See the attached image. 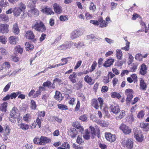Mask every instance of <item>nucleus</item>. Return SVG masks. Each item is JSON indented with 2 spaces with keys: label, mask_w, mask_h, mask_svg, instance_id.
<instances>
[{
  "label": "nucleus",
  "mask_w": 149,
  "mask_h": 149,
  "mask_svg": "<svg viewBox=\"0 0 149 149\" xmlns=\"http://www.w3.org/2000/svg\"><path fill=\"white\" fill-rule=\"evenodd\" d=\"M32 29L38 32H43L46 30V28L44 23L40 20L36 21L35 24H32Z\"/></svg>",
  "instance_id": "1"
},
{
  "label": "nucleus",
  "mask_w": 149,
  "mask_h": 149,
  "mask_svg": "<svg viewBox=\"0 0 149 149\" xmlns=\"http://www.w3.org/2000/svg\"><path fill=\"white\" fill-rule=\"evenodd\" d=\"M121 141L122 144L123 146L126 147L128 149H132L133 142L132 139L125 138H123Z\"/></svg>",
  "instance_id": "2"
},
{
  "label": "nucleus",
  "mask_w": 149,
  "mask_h": 149,
  "mask_svg": "<svg viewBox=\"0 0 149 149\" xmlns=\"http://www.w3.org/2000/svg\"><path fill=\"white\" fill-rule=\"evenodd\" d=\"M27 14L29 17H31L32 16L34 17H36L39 14V11L34 6L32 7L30 9L28 10Z\"/></svg>",
  "instance_id": "3"
},
{
  "label": "nucleus",
  "mask_w": 149,
  "mask_h": 149,
  "mask_svg": "<svg viewBox=\"0 0 149 149\" xmlns=\"http://www.w3.org/2000/svg\"><path fill=\"white\" fill-rule=\"evenodd\" d=\"M133 91L132 89H128L125 91V93L127 96L126 102L127 104H128L132 100L133 97Z\"/></svg>",
  "instance_id": "4"
},
{
  "label": "nucleus",
  "mask_w": 149,
  "mask_h": 149,
  "mask_svg": "<svg viewBox=\"0 0 149 149\" xmlns=\"http://www.w3.org/2000/svg\"><path fill=\"white\" fill-rule=\"evenodd\" d=\"M119 128L125 134H129L131 132V129L124 124H121Z\"/></svg>",
  "instance_id": "5"
},
{
  "label": "nucleus",
  "mask_w": 149,
  "mask_h": 149,
  "mask_svg": "<svg viewBox=\"0 0 149 149\" xmlns=\"http://www.w3.org/2000/svg\"><path fill=\"white\" fill-rule=\"evenodd\" d=\"M81 35L80 31L78 29L74 30L71 32L70 37L72 39H74Z\"/></svg>",
  "instance_id": "6"
},
{
  "label": "nucleus",
  "mask_w": 149,
  "mask_h": 149,
  "mask_svg": "<svg viewBox=\"0 0 149 149\" xmlns=\"http://www.w3.org/2000/svg\"><path fill=\"white\" fill-rule=\"evenodd\" d=\"M134 135V137L137 141L140 142L142 141L144 136L140 131L135 132Z\"/></svg>",
  "instance_id": "7"
},
{
  "label": "nucleus",
  "mask_w": 149,
  "mask_h": 149,
  "mask_svg": "<svg viewBox=\"0 0 149 149\" xmlns=\"http://www.w3.org/2000/svg\"><path fill=\"white\" fill-rule=\"evenodd\" d=\"M25 35L26 38L31 39L33 42H35L36 40V39L34 38V35L33 31H27Z\"/></svg>",
  "instance_id": "8"
},
{
  "label": "nucleus",
  "mask_w": 149,
  "mask_h": 149,
  "mask_svg": "<svg viewBox=\"0 0 149 149\" xmlns=\"http://www.w3.org/2000/svg\"><path fill=\"white\" fill-rule=\"evenodd\" d=\"M50 142L51 140L50 139L46 137L41 136L40 138L39 145H43L47 143H50Z\"/></svg>",
  "instance_id": "9"
},
{
  "label": "nucleus",
  "mask_w": 149,
  "mask_h": 149,
  "mask_svg": "<svg viewBox=\"0 0 149 149\" xmlns=\"http://www.w3.org/2000/svg\"><path fill=\"white\" fill-rule=\"evenodd\" d=\"M71 47V45L68 42H65L58 47L57 49L59 50H65L70 48Z\"/></svg>",
  "instance_id": "10"
},
{
  "label": "nucleus",
  "mask_w": 149,
  "mask_h": 149,
  "mask_svg": "<svg viewBox=\"0 0 149 149\" xmlns=\"http://www.w3.org/2000/svg\"><path fill=\"white\" fill-rule=\"evenodd\" d=\"M105 136L106 139L111 142L114 141L116 139L115 135L109 133L105 134Z\"/></svg>",
  "instance_id": "11"
},
{
  "label": "nucleus",
  "mask_w": 149,
  "mask_h": 149,
  "mask_svg": "<svg viewBox=\"0 0 149 149\" xmlns=\"http://www.w3.org/2000/svg\"><path fill=\"white\" fill-rule=\"evenodd\" d=\"M68 134L72 138H74L77 134V131L74 128H71L68 131Z\"/></svg>",
  "instance_id": "12"
},
{
  "label": "nucleus",
  "mask_w": 149,
  "mask_h": 149,
  "mask_svg": "<svg viewBox=\"0 0 149 149\" xmlns=\"http://www.w3.org/2000/svg\"><path fill=\"white\" fill-rule=\"evenodd\" d=\"M42 86L45 87H47L49 89L51 88L54 89L55 87V85L54 83L52 84L51 82L49 80H47L46 82H44Z\"/></svg>",
  "instance_id": "13"
},
{
  "label": "nucleus",
  "mask_w": 149,
  "mask_h": 149,
  "mask_svg": "<svg viewBox=\"0 0 149 149\" xmlns=\"http://www.w3.org/2000/svg\"><path fill=\"white\" fill-rule=\"evenodd\" d=\"M8 26L6 24H0V32L2 33H7L8 32Z\"/></svg>",
  "instance_id": "14"
},
{
  "label": "nucleus",
  "mask_w": 149,
  "mask_h": 149,
  "mask_svg": "<svg viewBox=\"0 0 149 149\" xmlns=\"http://www.w3.org/2000/svg\"><path fill=\"white\" fill-rule=\"evenodd\" d=\"M111 111L113 113L117 114L120 111V108L119 106L117 104L112 105L110 107Z\"/></svg>",
  "instance_id": "15"
},
{
  "label": "nucleus",
  "mask_w": 149,
  "mask_h": 149,
  "mask_svg": "<svg viewBox=\"0 0 149 149\" xmlns=\"http://www.w3.org/2000/svg\"><path fill=\"white\" fill-rule=\"evenodd\" d=\"M53 7L54 11L57 14H60L62 12V7L58 4L54 3L53 5Z\"/></svg>",
  "instance_id": "16"
},
{
  "label": "nucleus",
  "mask_w": 149,
  "mask_h": 149,
  "mask_svg": "<svg viewBox=\"0 0 149 149\" xmlns=\"http://www.w3.org/2000/svg\"><path fill=\"white\" fill-rule=\"evenodd\" d=\"M147 69L146 65L144 63H143L141 66L139 72L141 75H144L146 73Z\"/></svg>",
  "instance_id": "17"
},
{
  "label": "nucleus",
  "mask_w": 149,
  "mask_h": 149,
  "mask_svg": "<svg viewBox=\"0 0 149 149\" xmlns=\"http://www.w3.org/2000/svg\"><path fill=\"white\" fill-rule=\"evenodd\" d=\"M2 71V73L3 74L2 77H4L9 74L11 70L9 69L3 68L2 67L0 68V72Z\"/></svg>",
  "instance_id": "18"
},
{
  "label": "nucleus",
  "mask_w": 149,
  "mask_h": 149,
  "mask_svg": "<svg viewBox=\"0 0 149 149\" xmlns=\"http://www.w3.org/2000/svg\"><path fill=\"white\" fill-rule=\"evenodd\" d=\"M18 110L17 108L13 107L10 112V116L11 118H15L18 115Z\"/></svg>",
  "instance_id": "19"
},
{
  "label": "nucleus",
  "mask_w": 149,
  "mask_h": 149,
  "mask_svg": "<svg viewBox=\"0 0 149 149\" xmlns=\"http://www.w3.org/2000/svg\"><path fill=\"white\" fill-rule=\"evenodd\" d=\"M54 98L55 99L59 102L61 101L63 99V97L62 96V94L59 91H56Z\"/></svg>",
  "instance_id": "20"
},
{
  "label": "nucleus",
  "mask_w": 149,
  "mask_h": 149,
  "mask_svg": "<svg viewBox=\"0 0 149 149\" xmlns=\"http://www.w3.org/2000/svg\"><path fill=\"white\" fill-rule=\"evenodd\" d=\"M140 86L141 90L144 91L147 88L146 84L142 78L140 79Z\"/></svg>",
  "instance_id": "21"
},
{
  "label": "nucleus",
  "mask_w": 149,
  "mask_h": 149,
  "mask_svg": "<svg viewBox=\"0 0 149 149\" xmlns=\"http://www.w3.org/2000/svg\"><path fill=\"white\" fill-rule=\"evenodd\" d=\"M99 26L101 28L106 27L108 26L107 23L105 20H103L102 17L99 19Z\"/></svg>",
  "instance_id": "22"
},
{
  "label": "nucleus",
  "mask_w": 149,
  "mask_h": 149,
  "mask_svg": "<svg viewBox=\"0 0 149 149\" xmlns=\"http://www.w3.org/2000/svg\"><path fill=\"white\" fill-rule=\"evenodd\" d=\"M90 129L91 130V133L92 135H97V136L99 137V130L98 129H95L92 126H90Z\"/></svg>",
  "instance_id": "23"
},
{
  "label": "nucleus",
  "mask_w": 149,
  "mask_h": 149,
  "mask_svg": "<svg viewBox=\"0 0 149 149\" xmlns=\"http://www.w3.org/2000/svg\"><path fill=\"white\" fill-rule=\"evenodd\" d=\"M18 125L20 129H21L23 130H26L29 129V126L28 125L22 123H20L19 122H18Z\"/></svg>",
  "instance_id": "24"
},
{
  "label": "nucleus",
  "mask_w": 149,
  "mask_h": 149,
  "mask_svg": "<svg viewBox=\"0 0 149 149\" xmlns=\"http://www.w3.org/2000/svg\"><path fill=\"white\" fill-rule=\"evenodd\" d=\"M23 48L19 45L16 46L14 48V54L16 55L18 53L21 54L23 52Z\"/></svg>",
  "instance_id": "25"
},
{
  "label": "nucleus",
  "mask_w": 149,
  "mask_h": 149,
  "mask_svg": "<svg viewBox=\"0 0 149 149\" xmlns=\"http://www.w3.org/2000/svg\"><path fill=\"white\" fill-rule=\"evenodd\" d=\"M8 103L5 102L1 104L0 106V110L2 112H6L7 111Z\"/></svg>",
  "instance_id": "26"
},
{
  "label": "nucleus",
  "mask_w": 149,
  "mask_h": 149,
  "mask_svg": "<svg viewBox=\"0 0 149 149\" xmlns=\"http://www.w3.org/2000/svg\"><path fill=\"white\" fill-rule=\"evenodd\" d=\"M42 11L47 15H51L54 14V12L51 8L47 7L42 9Z\"/></svg>",
  "instance_id": "27"
},
{
  "label": "nucleus",
  "mask_w": 149,
  "mask_h": 149,
  "mask_svg": "<svg viewBox=\"0 0 149 149\" xmlns=\"http://www.w3.org/2000/svg\"><path fill=\"white\" fill-rule=\"evenodd\" d=\"M77 77V75L76 73L75 72H74L72 74L70 75L69 77V78L70 81L74 84L76 82V78Z\"/></svg>",
  "instance_id": "28"
},
{
  "label": "nucleus",
  "mask_w": 149,
  "mask_h": 149,
  "mask_svg": "<svg viewBox=\"0 0 149 149\" xmlns=\"http://www.w3.org/2000/svg\"><path fill=\"white\" fill-rule=\"evenodd\" d=\"M116 55L118 59L121 60L122 59L123 54L121 49H117L116 50Z\"/></svg>",
  "instance_id": "29"
},
{
  "label": "nucleus",
  "mask_w": 149,
  "mask_h": 149,
  "mask_svg": "<svg viewBox=\"0 0 149 149\" xmlns=\"http://www.w3.org/2000/svg\"><path fill=\"white\" fill-rule=\"evenodd\" d=\"M9 41L10 44H15L18 41V39L16 36H11L9 38Z\"/></svg>",
  "instance_id": "30"
},
{
  "label": "nucleus",
  "mask_w": 149,
  "mask_h": 149,
  "mask_svg": "<svg viewBox=\"0 0 149 149\" xmlns=\"http://www.w3.org/2000/svg\"><path fill=\"white\" fill-rule=\"evenodd\" d=\"M21 12H22L19 8L15 7L13 9V14L16 17L19 16Z\"/></svg>",
  "instance_id": "31"
},
{
  "label": "nucleus",
  "mask_w": 149,
  "mask_h": 149,
  "mask_svg": "<svg viewBox=\"0 0 149 149\" xmlns=\"http://www.w3.org/2000/svg\"><path fill=\"white\" fill-rule=\"evenodd\" d=\"M84 79L85 82L89 84L92 85L94 83L91 77L88 75H86L84 77Z\"/></svg>",
  "instance_id": "32"
},
{
  "label": "nucleus",
  "mask_w": 149,
  "mask_h": 149,
  "mask_svg": "<svg viewBox=\"0 0 149 149\" xmlns=\"http://www.w3.org/2000/svg\"><path fill=\"white\" fill-rule=\"evenodd\" d=\"M140 127L143 128L144 131H147L149 130V123H141L140 124Z\"/></svg>",
  "instance_id": "33"
},
{
  "label": "nucleus",
  "mask_w": 149,
  "mask_h": 149,
  "mask_svg": "<svg viewBox=\"0 0 149 149\" xmlns=\"http://www.w3.org/2000/svg\"><path fill=\"white\" fill-rule=\"evenodd\" d=\"M138 64L136 63L131 64L130 66V71L135 72L137 68Z\"/></svg>",
  "instance_id": "34"
},
{
  "label": "nucleus",
  "mask_w": 149,
  "mask_h": 149,
  "mask_svg": "<svg viewBox=\"0 0 149 149\" xmlns=\"http://www.w3.org/2000/svg\"><path fill=\"white\" fill-rule=\"evenodd\" d=\"M114 60L113 59H109L107 60L104 64V66L106 67H108L112 65L114 62Z\"/></svg>",
  "instance_id": "35"
},
{
  "label": "nucleus",
  "mask_w": 149,
  "mask_h": 149,
  "mask_svg": "<svg viewBox=\"0 0 149 149\" xmlns=\"http://www.w3.org/2000/svg\"><path fill=\"white\" fill-rule=\"evenodd\" d=\"M91 133L88 129L85 130L84 134L83 136L84 138L86 140L89 139L90 137Z\"/></svg>",
  "instance_id": "36"
},
{
  "label": "nucleus",
  "mask_w": 149,
  "mask_h": 149,
  "mask_svg": "<svg viewBox=\"0 0 149 149\" xmlns=\"http://www.w3.org/2000/svg\"><path fill=\"white\" fill-rule=\"evenodd\" d=\"M25 45L26 46V49L27 51H29L33 49L34 48L33 45L30 43L29 42H26Z\"/></svg>",
  "instance_id": "37"
},
{
  "label": "nucleus",
  "mask_w": 149,
  "mask_h": 149,
  "mask_svg": "<svg viewBox=\"0 0 149 149\" xmlns=\"http://www.w3.org/2000/svg\"><path fill=\"white\" fill-rule=\"evenodd\" d=\"M9 18L8 16L5 14L0 15V21H8Z\"/></svg>",
  "instance_id": "38"
},
{
  "label": "nucleus",
  "mask_w": 149,
  "mask_h": 149,
  "mask_svg": "<svg viewBox=\"0 0 149 149\" xmlns=\"http://www.w3.org/2000/svg\"><path fill=\"white\" fill-rule=\"evenodd\" d=\"M22 92L20 91H17L16 93L13 92L9 94L10 98L11 99L15 98L19 94L21 93Z\"/></svg>",
  "instance_id": "39"
},
{
  "label": "nucleus",
  "mask_w": 149,
  "mask_h": 149,
  "mask_svg": "<svg viewBox=\"0 0 149 149\" xmlns=\"http://www.w3.org/2000/svg\"><path fill=\"white\" fill-rule=\"evenodd\" d=\"M13 33L15 34H18L19 32V30L17 24L15 23L13 25Z\"/></svg>",
  "instance_id": "40"
},
{
  "label": "nucleus",
  "mask_w": 149,
  "mask_h": 149,
  "mask_svg": "<svg viewBox=\"0 0 149 149\" xmlns=\"http://www.w3.org/2000/svg\"><path fill=\"white\" fill-rule=\"evenodd\" d=\"M18 8H19L23 12V15H22L21 16L22 18L23 17L22 16H23L24 14V11L26 8V6L24 4L21 2L19 3V6Z\"/></svg>",
  "instance_id": "41"
},
{
  "label": "nucleus",
  "mask_w": 149,
  "mask_h": 149,
  "mask_svg": "<svg viewBox=\"0 0 149 149\" xmlns=\"http://www.w3.org/2000/svg\"><path fill=\"white\" fill-rule=\"evenodd\" d=\"M111 96L112 98H116L118 99H120L121 96L120 94L116 92H112L111 94Z\"/></svg>",
  "instance_id": "42"
},
{
  "label": "nucleus",
  "mask_w": 149,
  "mask_h": 149,
  "mask_svg": "<svg viewBox=\"0 0 149 149\" xmlns=\"http://www.w3.org/2000/svg\"><path fill=\"white\" fill-rule=\"evenodd\" d=\"M130 42H128L127 40H126L125 46L124 47H122L121 49L125 50L126 51H127L130 49Z\"/></svg>",
  "instance_id": "43"
},
{
  "label": "nucleus",
  "mask_w": 149,
  "mask_h": 149,
  "mask_svg": "<svg viewBox=\"0 0 149 149\" xmlns=\"http://www.w3.org/2000/svg\"><path fill=\"white\" fill-rule=\"evenodd\" d=\"M92 105L96 109L99 108V106L97 103V101L95 99H93L92 101Z\"/></svg>",
  "instance_id": "44"
},
{
  "label": "nucleus",
  "mask_w": 149,
  "mask_h": 149,
  "mask_svg": "<svg viewBox=\"0 0 149 149\" xmlns=\"http://www.w3.org/2000/svg\"><path fill=\"white\" fill-rule=\"evenodd\" d=\"M31 118V116L29 113L25 114L23 118V120L26 122H29Z\"/></svg>",
  "instance_id": "45"
},
{
  "label": "nucleus",
  "mask_w": 149,
  "mask_h": 149,
  "mask_svg": "<svg viewBox=\"0 0 149 149\" xmlns=\"http://www.w3.org/2000/svg\"><path fill=\"white\" fill-rule=\"evenodd\" d=\"M140 20L141 21H139V23L142 29H141V30H139V31L142 32L144 31V28H146V26L145 23L142 20V19Z\"/></svg>",
  "instance_id": "46"
},
{
  "label": "nucleus",
  "mask_w": 149,
  "mask_h": 149,
  "mask_svg": "<svg viewBox=\"0 0 149 149\" xmlns=\"http://www.w3.org/2000/svg\"><path fill=\"white\" fill-rule=\"evenodd\" d=\"M70 58L69 57H68L67 58H63L61 59V61L63 62L58 64L59 65V66L63 65L66 64L68 61V59Z\"/></svg>",
  "instance_id": "47"
},
{
  "label": "nucleus",
  "mask_w": 149,
  "mask_h": 149,
  "mask_svg": "<svg viewBox=\"0 0 149 149\" xmlns=\"http://www.w3.org/2000/svg\"><path fill=\"white\" fill-rule=\"evenodd\" d=\"M11 130L10 127L8 125L6 126L5 129L4 134L9 135L10 132Z\"/></svg>",
  "instance_id": "48"
},
{
  "label": "nucleus",
  "mask_w": 149,
  "mask_h": 149,
  "mask_svg": "<svg viewBox=\"0 0 149 149\" xmlns=\"http://www.w3.org/2000/svg\"><path fill=\"white\" fill-rule=\"evenodd\" d=\"M10 67V63L7 61H6L3 63L2 66L1 67H2L4 68L8 69H9Z\"/></svg>",
  "instance_id": "49"
},
{
  "label": "nucleus",
  "mask_w": 149,
  "mask_h": 149,
  "mask_svg": "<svg viewBox=\"0 0 149 149\" xmlns=\"http://www.w3.org/2000/svg\"><path fill=\"white\" fill-rule=\"evenodd\" d=\"M128 65L130 64L133 61L134 58L130 53H128Z\"/></svg>",
  "instance_id": "50"
},
{
  "label": "nucleus",
  "mask_w": 149,
  "mask_h": 149,
  "mask_svg": "<svg viewBox=\"0 0 149 149\" xmlns=\"http://www.w3.org/2000/svg\"><path fill=\"white\" fill-rule=\"evenodd\" d=\"M58 108L62 110H65L68 109L67 106L62 104H59L57 105Z\"/></svg>",
  "instance_id": "51"
},
{
  "label": "nucleus",
  "mask_w": 149,
  "mask_h": 149,
  "mask_svg": "<svg viewBox=\"0 0 149 149\" xmlns=\"http://www.w3.org/2000/svg\"><path fill=\"white\" fill-rule=\"evenodd\" d=\"M125 111L123 110H122L120 113L119 116L116 117V119L117 120L121 119L122 118L125 116Z\"/></svg>",
  "instance_id": "52"
},
{
  "label": "nucleus",
  "mask_w": 149,
  "mask_h": 149,
  "mask_svg": "<svg viewBox=\"0 0 149 149\" xmlns=\"http://www.w3.org/2000/svg\"><path fill=\"white\" fill-rule=\"evenodd\" d=\"M37 107L36 102L33 100H31L30 102V108L33 110H35L36 109Z\"/></svg>",
  "instance_id": "53"
},
{
  "label": "nucleus",
  "mask_w": 149,
  "mask_h": 149,
  "mask_svg": "<svg viewBox=\"0 0 149 149\" xmlns=\"http://www.w3.org/2000/svg\"><path fill=\"white\" fill-rule=\"evenodd\" d=\"M142 55L141 54L138 53L135 55V58L136 60L141 61L142 60Z\"/></svg>",
  "instance_id": "54"
},
{
  "label": "nucleus",
  "mask_w": 149,
  "mask_h": 149,
  "mask_svg": "<svg viewBox=\"0 0 149 149\" xmlns=\"http://www.w3.org/2000/svg\"><path fill=\"white\" fill-rule=\"evenodd\" d=\"M86 37L87 39H92L93 41H96L98 39L97 38L95 37L94 35L93 34L87 35Z\"/></svg>",
  "instance_id": "55"
},
{
  "label": "nucleus",
  "mask_w": 149,
  "mask_h": 149,
  "mask_svg": "<svg viewBox=\"0 0 149 149\" xmlns=\"http://www.w3.org/2000/svg\"><path fill=\"white\" fill-rule=\"evenodd\" d=\"M97 65V63L95 61L93 62L91 67V69L90 70V72H93L95 69Z\"/></svg>",
  "instance_id": "56"
},
{
  "label": "nucleus",
  "mask_w": 149,
  "mask_h": 149,
  "mask_svg": "<svg viewBox=\"0 0 149 149\" xmlns=\"http://www.w3.org/2000/svg\"><path fill=\"white\" fill-rule=\"evenodd\" d=\"M61 146L66 149H69L70 147V145L67 142H64L62 143Z\"/></svg>",
  "instance_id": "57"
},
{
  "label": "nucleus",
  "mask_w": 149,
  "mask_h": 149,
  "mask_svg": "<svg viewBox=\"0 0 149 149\" xmlns=\"http://www.w3.org/2000/svg\"><path fill=\"white\" fill-rule=\"evenodd\" d=\"M0 42L2 44H5L6 42V38L3 36H0Z\"/></svg>",
  "instance_id": "58"
},
{
  "label": "nucleus",
  "mask_w": 149,
  "mask_h": 149,
  "mask_svg": "<svg viewBox=\"0 0 149 149\" xmlns=\"http://www.w3.org/2000/svg\"><path fill=\"white\" fill-rule=\"evenodd\" d=\"M11 83V82H9L5 87L3 89V91L4 92H6L9 89Z\"/></svg>",
  "instance_id": "59"
},
{
  "label": "nucleus",
  "mask_w": 149,
  "mask_h": 149,
  "mask_svg": "<svg viewBox=\"0 0 149 149\" xmlns=\"http://www.w3.org/2000/svg\"><path fill=\"white\" fill-rule=\"evenodd\" d=\"M8 4L7 1L4 2L3 0H1L0 1V6L1 7H6L8 6Z\"/></svg>",
  "instance_id": "60"
},
{
  "label": "nucleus",
  "mask_w": 149,
  "mask_h": 149,
  "mask_svg": "<svg viewBox=\"0 0 149 149\" xmlns=\"http://www.w3.org/2000/svg\"><path fill=\"white\" fill-rule=\"evenodd\" d=\"M99 103L100 104V108L102 109L103 105V100L101 97H99L97 99Z\"/></svg>",
  "instance_id": "61"
},
{
  "label": "nucleus",
  "mask_w": 149,
  "mask_h": 149,
  "mask_svg": "<svg viewBox=\"0 0 149 149\" xmlns=\"http://www.w3.org/2000/svg\"><path fill=\"white\" fill-rule=\"evenodd\" d=\"M89 8L90 10L94 11L96 9V6L93 3L91 2L90 3Z\"/></svg>",
  "instance_id": "62"
},
{
  "label": "nucleus",
  "mask_w": 149,
  "mask_h": 149,
  "mask_svg": "<svg viewBox=\"0 0 149 149\" xmlns=\"http://www.w3.org/2000/svg\"><path fill=\"white\" fill-rule=\"evenodd\" d=\"M0 53H1L2 55H3L4 54H8V52L4 48L0 47Z\"/></svg>",
  "instance_id": "63"
},
{
  "label": "nucleus",
  "mask_w": 149,
  "mask_h": 149,
  "mask_svg": "<svg viewBox=\"0 0 149 149\" xmlns=\"http://www.w3.org/2000/svg\"><path fill=\"white\" fill-rule=\"evenodd\" d=\"M138 18H139V19H142L141 17L138 14L136 13H134L132 15V19L133 20H135Z\"/></svg>",
  "instance_id": "64"
}]
</instances>
